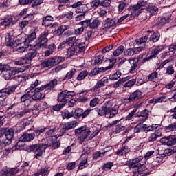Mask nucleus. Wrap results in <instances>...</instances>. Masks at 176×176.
Here are the masks:
<instances>
[{
    "label": "nucleus",
    "instance_id": "1",
    "mask_svg": "<svg viewBox=\"0 0 176 176\" xmlns=\"http://www.w3.org/2000/svg\"><path fill=\"white\" fill-rule=\"evenodd\" d=\"M94 110L97 112L99 116H104L109 113L110 118H113V116L118 113V109L109 107V102H107L101 107H96Z\"/></svg>",
    "mask_w": 176,
    "mask_h": 176
},
{
    "label": "nucleus",
    "instance_id": "2",
    "mask_svg": "<svg viewBox=\"0 0 176 176\" xmlns=\"http://www.w3.org/2000/svg\"><path fill=\"white\" fill-rule=\"evenodd\" d=\"M75 134H82V140H93L96 135H98V133L100 131H96L95 132H93V133L90 134L91 131L90 129H87V126L85 125L83 126H81L78 129H76L74 131Z\"/></svg>",
    "mask_w": 176,
    "mask_h": 176
},
{
    "label": "nucleus",
    "instance_id": "3",
    "mask_svg": "<svg viewBox=\"0 0 176 176\" xmlns=\"http://www.w3.org/2000/svg\"><path fill=\"white\" fill-rule=\"evenodd\" d=\"M144 6H146V1L145 0H140L137 5L128 8L131 11L130 16L138 17V16H140V14L142 13Z\"/></svg>",
    "mask_w": 176,
    "mask_h": 176
},
{
    "label": "nucleus",
    "instance_id": "4",
    "mask_svg": "<svg viewBox=\"0 0 176 176\" xmlns=\"http://www.w3.org/2000/svg\"><path fill=\"white\" fill-rule=\"evenodd\" d=\"M65 60V57L62 56H54L53 58H50L48 60L44 61L43 63V67L45 68H49V67H54V65H58L60 63H63V61Z\"/></svg>",
    "mask_w": 176,
    "mask_h": 176
},
{
    "label": "nucleus",
    "instance_id": "5",
    "mask_svg": "<svg viewBox=\"0 0 176 176\" xmlns=\"http://www.w3.org/2000/svg\"><path fill=\"white\" fill-rule=\"evenodd\" d=\"M26 151L27 152H29V153L37 152L34 157L36 159H38V160H39V157H42V155H43V150L42 148V146L41 144H35L27 146Z\"/></svg>",
    "mask_w": 176,
    "mask_h": 176
},
{
    "label": "nucleus",
    "instance_id": "6",
    "mask_svg": "<svg viewBox=\"0 0 176 176\" xmlns=\"http://www.w3.org/2000/svg\"><path fill=\"white\" fill-rule=\"evenodd\" d=\"M141 160H142V157L132 159L126 162V165L129 166L130 168H135L138 167V173H141L142 171V168H144V164H141V163H140Z\"/></svg>",
    "mask_w": 176,
    "mask_h": 176
},
{
    "label": "nucleus",
    "instance_id": "7",
    "mask_svg": "<svg viewBox=\"0 0 176 176\" xmlns=\"http://www.w3.org/2000/svg\"><path fill=\"white\" fill-rule=\"evenodd\" d=\"M74 96H75V92L74 91H63L58 94L57 100L58 102H66V101L72 98Z\"/></svg>",
    "mask_w": 176,
    "mask_h": 176
},
{
    "label": "nucleus",
    "instance_id": "8",
    "mask_svg": "<svg viewBox=\"0 0 176 176\" xmlns=\"http://www.w3.org/2000/svg\"><path fill=\"white\" fill-rule=\"evenodd\" d=\"M90 112H91V109H87V110L83 111L82 109L78 108L74 111V117L75 118V119H79L80 118L85 119V118L89 116Z\"/></svg>",
    "mask_w": 176,
    "mask_h": 176
},
{
    "label": "nucleus",
    "instance_id": "9",
    "mask_svg": "<svg viewBox=\"0 0 176 176\" xmlns=\"http://www.w3.org/2000/svg\"><path fill=\"white\" fill-rule=\"evenodd\" d=\"M109 61L110 63H112L111 65H109L105 68L104 67L99 68L98 70L97 69H94V71L90 72L89 76H94V75H97L98 74H100V72H102V71H108V69H111V68H113V65L116 64V59L111 58V59H109Z\"/></svg>",
    "mask_w": 176,
    "mask_h": 176
},
{
    "label": "nucleus",
    "instance_id": "10",
    "mask_svg": "<svg viewBox=\"0 0 176 176\" xmlns=\"http://www.w3.org/2000/svg\"><path fill=\"white\" fill-rule=\"evenodd\" d=\"M142 92L137 89L135 91L130 94V96L129 98H124L125 102H133V101H137L140 100V98H142Z\"/></svg>",
    "mask_w": 176,
    "mask_h": 176
},
{
    "label": "nucleus",
    "instance_id": "11",
    "mask_svg": "<svg viewBox=\"0 0 176 176\" xmlns=\"http://www.w3.org/2000/svg\"><path fill=\"white\" fill-rule=\"evenodd\" d=\"M30 90L33 91V93H31V98H32V100H34V101L41 100V98H45V94L41 93V91L44 89H41V87Z\"/></svg>",
    "mask_w": 176,
    "mask_h": 176
},
{
    "label": "nucleus",
    "instance_id": "12",
    "mask_svg": "<svg viewBox=\"0 0 176 176\" xmlns=\"http://www.w3.org/2000/svg\"><path fill=\"white\" fill-rule=\"evenodd\" d=\"M163 50V46H157L151 52V54L149 56V57L144 58L142 63L144 64V63H146V61H148V60H151V58H155L156 56Z\"/></svg>",
    "mask_w": 176,
    "mask_h": 176
},
{
    "label": "nucleus",
    "instance_id": "13",
    "mask_svg": "<svg viewBox=\"0 0 176 176\" xmlns=\"http://www.w3.org/2000/svg\"><path fill=\"white\" fill-rule=\"evenodd\" d=\"M38 41L34 45V49H41V47H47V42L49 39L47 37L39 36L38 38Z\"/></svg>",
    "mask_w": 176,
    "mask_h": 176
},
{
    "label": "nucleus",
    "instance_id": "14",
    "mask_svg": "<svg viewBox=\"0 0 176 176\" xmlns=\"http://www.w3.org/2000/svg\"><path fill=\"white\" fill-rule=\"evenodd\" d=\"M129 63H130L131 67L130 69V73L134 74L135 72L136 69L138 68H140L138 67V63H140V58H133L132 59H129Z\"/></svg>",
    "mask_w": 176,
    "mask_h": 176
},
{
    "label": "nucleus",
    "instance_id": "15",
    "mask_svg": "<svg viewBox=\"0 0 176 176\" xmlns=\"http://www.w3.org/2000/svg\"><path fill=\"white\" fill-rule=\"evenodd\" d=\"M135 118H142L139 120L140 122L144 123V122H146L148 120V118H149V111L144 109L140 113H138L135 116Z\"/></svg>",
    "mask_w": 176,
    "mask_h": 176
},
{
    "label": "nucleus",
    "instance_id": "16",
    "mask_svg": "<svg viewBox=\"0 0 176 176\" xmlns=\"http://www.w3.org/2000/svg\"><path fill=\"white\" fill-rule=\"evenodd\" d=\"M1 75L3 76L6 80H9L10 79H16L17 78H20V76H14V75H16V72H13V70L8 72H1Z\"/></svg>",
    "mask_w": 176,
    "mask_h": 176
},
{
    "label": "nucleus",
    "instance_id": "17",
    "mask_svg": "<svg viewBox=\"0 0 176 176\" xmlns=\"http://www.w3.org/2000/svg\"><path fill=\"white\" fill-rule=\"evenodd\" d=\"M58 81L57 79H53L45 85L41 86V89H43L44 90H53V89L56 87V85H58Z\"/></svg>",
    "mask_w": 176,
    "mask_h": 176
},
{
    "label": "nucleus",
    "instance_id": "18",
    "mask_svg": "<svg viewBox=\"0 0 176 176\" xmlns=\"http://www.w3.org/2000/svg\"><path fill=\"white\" fill-rule=\"evenodd\" d=\"M77 126H78L77 121H71V122L65 123L63 126L62 130L63 131H68V130H71V129H75V127Z\"/></svg>",
    "mask_w": 176,
    "mask_h": 176
},
{
    "label": "nucleus",
    "instance_id": "19",
    "mask_svg": "<svg viewBox=\"0 0 176 176\" xmlns=\"http://www.w3.org/2000/svg\"><path fill=\"white\" fill-rule=\"evenodd\" d=\"M137 50L140 52V50H142V47L128 48L124 51V56H125V57L134 56V54H137Z\"/></svg>",
    "mask_w": 176,
    "mask_h": 176
},
{
    "label": "nucleus",
    "instance_id": "20",
    "mask_svg": "<svg viewBox=\"0 0 176 176\" xmlns=\"http://www.w3.org/2000/svg\"><path fill=\"white\" fill-rule=\"evenodd\" d=\"M108 83V77H103L101 80L98 81L96 85L92 88V90L96 91L97 89H101L102 86H105Z\"/></svg>",
    "mask_w": 176,
    "mask_h": 176
},
{
    "label": "nucleus",
    "instance_id": "21",
    "mask_svg": "<svg viewBox=\"0 0 176 176\" xmlns=\"http://www.w3.org/2000/svg\"><path fill=\"white\" fill-rule=\"evenodd\" d=\"M52 21H53V16L47 15L43 18L42 25H44L45 27H53L54 25L52 23Z\"/></svg>",
    "mask_w": 176,
    "mask_h": 176
},
{
    "label": "nucleus",
    "instance_id": "22",
    "mask_svg": "<svg viewBox=\"0 0 176 176\" xmlns=\"http://www.w3.org/2000/svg\"><path fill=\"white\" fill-rule=\"evenodd\" d=\"M19 171H20V169H19V168L15 167V168H8L4 169V174L6 176H9V175H16V174H17V173H19Z\"/></svg>",
    "mask_w": 176,
    "mask_h": 176
},
{
    "label": "nucleus",
    "instance_id": "23",
    "mask_svg": "<svg viewBox=\"0 0 176 176\" xmlns=\"http://www.w3.org/2000/svg\"><path fill=\"white\" fill-rule=\"evenodd\" d=\"M162 137V131L157 130L155 133H151L148 138V142H153L156 141L157 138H160Z\"/></svg>",
    "mask_w": 176,
    "mask_h": 176
},
{
    "label": "nucleus",
    "instance_id": "24",
    "mask_svg": "<svg viewBox=\"0 0 176 176\" xmlns=\"http://www.w3.org/2000/svg\"><path fill=\"white\" fill-rule=\"evenodd\" d=\"M22 141H25V142H31L34 138H35V133H23L21 136Z\"/></svg>",
    "mask_w": 176,
    "mask_h": 176
},
{
    "label": "nucleus",
    "instance_id": "25",
    "mask_svg": "<svg viewBox=\"0 0 176 176\" xmlns=\"http://www.w3.org/2000/svg\"><path fill=\"white\" fill-rule=\"evenodd\" d=\"M37 49H35L34 47V49L31 50L25 56H26V59L28 61H32V58H35L38 54V52H36Z\"/></svg>",
    "mask_w": 176,
    "mask_h": 176
},
{
    "label": "nucleus",
    "instance_id": "26",
    "mask_svg": "<svg viewBox=\"0 0 176 176\" xmlns=\"http://www.w3.org/2000/svg\"><path fill=\"white\" fill-rule=\"evenodd\" d=\"M53 137L48 138L46 139L45 144H41V148L43 149V152H45L46 151V148L52 146L53 145Z\"/></svg>",
    "mask_w": 176,
    "mask_h": 176
},
{
    "label": "nucleus",
    "instance_id": "27",
    "mask_svg": "<svg viewBox=\"0 0 176 176\" xmlns=\"http://www.w3.org/2000/svg\"><path fill=\"white\" fill-rule=\"evenodd\" d=\"M118 24V21H116V19H106V23L104 25V28H111V27H115Z\"/></svg>",
    "mask_w": 176,
    "mask_h": 176
},
{
    "label": "nucleus",
    "instance_id": "28",
    "mask_svg": "<svg viewBox=\"0 0 176 176\" xmlns=\"http://www.w3.org/2000/svg\"><path fill=\"white\" fill-rule=\"evenodd\" d=\"M16 89H17V85H12L7 88H4L2 90L3 91H4V94L8 97V96H10V94H12V93H14Z\"/></svg>",
    "mask_w": 176,
    "mask_h": 176
},
{
    "label": "nucleus",
    "instance_id": "29",
    "mask_svg": "<svg viewBox=\"0 0 176 176\" xmlns=\"http://www.w3.org/2000/svg\"><path fill=\"white\" fill-rule=\"evenodd\" d=\"M6 138L8 140H10V141H12L13 140V137H14V131L13 129H5V133H4Z\"/></svg>",
    "mask_w": 176,
    "mask_h": 176
},
{
    "label": "nucleus",
    "instance_id": "30",
    "mask_svg": "<svg viewBox=\"0 0 176 176\" xmlns=\"http://www.w3.org/2000/svg\"><path fill=\"white\" fill-rule=\"evenodd\" d=\"M146 10L151 14V16H155V14H157L159 12V8L155 6H148L146 7Z\"/></svg>",
    "mask_w": 176,
    "mask_h": 176
},
{
    "label": "nucleus",
    "instance_id": "31",
    "mask_svg": "<svg viewBox=\"0 0 176 176\" xmlns=\"http://www.w3.org/2000/svg\"><path fill=\"white\" fill-rule=\"evenodd\" d=\"M31 67V64H27L21 66V67H17L14 70H13V72H15L16 74H19L20 72H24V71H27V69H29Z\"/></svg>",
    "mask_w": 176,
    "mask_h": 176
},
{
    "label": "nucleus",
    "instance_id": "32",
    "mask_svg": "<svg viewBox=\"0 0 176 176\" xmlns=\"http://www.w3.org/2000/svg\"><path fill=\"white\" fill-rule=\"evenodd\" d=\"M63 119H71L74 118V111L69 112L68 110H63L61 111Z\"/></svg>",
    "mask_w": 176,
    "mask_h": 176
},
{
    "label": "nucleus",
    "instance_id": "33",
    "mask_svg": "<svg viewBox=\"0 0 176 176\" xmlns=\"http://www.w3.org/2000/svg\"><path fill=\"white\" fill-rule=\"evenodd\" d=\"M31 93H34V91L30 90L26 94H23L21 97V102H25V101L31 100Z\"/></svg>",
    "mask_w": 176,
    "mask_h": 176
},
{
    "label": "nucleus",
    "instance_id": "34",
    "mask_svg": "<svg viewBox=\"0 0 176 176\" xmlns=\"http://www.w3.org/2000/svg\"><path fill=\"white\" fill-rule=\"evenodd\" d=\"M11 144L12 140L6 138V139L0 140V149H3V148H6V146H8V145H10Z\"/></svg>",
    "mask_w": 176,
    "mask_h": 176
},
{
    "label": "nucleus",
    "instance_id": "35",
    "mask_svg": "<svg viewBox=\"0 0 176 176\" xmlns=\"http://www.w3.org/2000/svg\"><path fill=\"white\" fill-rule=\"evenodd\" d=\"M64 68H67V63H63V65H58V67L52 69L51 70V74L54 75V74H57V73L60 72V71H61V69H63Z\"/></svg>",
    "mask_w": 176,
    "mask_h": 176
},
{
    "label": "nucleus",
    "instance_id": "36",
    "mask_svg": "<svg viewBox=\"0 0 176 176\" xmlns=\"http://www.w3.org/2000/svg\"><path fill=\"white\" fill-rule=\"evenodd\" d=\"M129 152L130 150L129 149V148L124 146H122L120 150H118L116 154L120 156H123V155H126V153H129Z\"/></svg>",
    "mask_w": 176,
    "mask_h": 176
},
{
    "label": "nucleus",
    "instance_id": "37",
    "mask_svg": "<svg viewBox=\"0 0 176 176\" xmlns=\"http://www.w3.org/2000/svg\"><path fill=\"white\" fill-rule=\"evenodd\" d=\"M76 13L86 14V13H87V6H86V4H82V6L77 8L76 10Z\"/></svg>",
    "mask_w": 176,
    "mask_h": 176
},
{
    "label": "nucleus",
    "instance_id": "38",
    "mask_svg": "<svg viewBox=\"0 0 176 176\" xmlns=\"http://www.w3.org/2000/svg\"><path fill=\"white\" fill-rule=\"evenodd\" d=\"M16 65H27V64H31L28 63V59H26V56L21 58L20 60L15 61Z\"/></svg>",
    "mask_w": 176,
    "mask_h": 176
},
{
    "label": "nucleus",
    "instance_id": "39",
    "mask_svg": "<svg viewBox=\"0 0 176 176\" xmlns=\"http://www.w3.org/2000/svg\"><path fill=\"white\" fill-rule=\"evenodd\" d=\"M124 52V46L120 45L118 48L113 52V54L115 57H118V56H120L122 53Z\"/></svg>",
    "mask_w": 176,
    "mask_h": 176
},
{
    "label": "nucleus",
    "instance_id": "40",
    "mask_svg": "<svg viewBox=\"0 0 176 176\" xmlns=\"http://www.w3.org/2000/svg\"><path fill=\"white\" fill-rule=\"evenodd\" d=\"M100 24H101V21L98 19H94L91 23L90 22L89 27L92 30H94L96 28H98Z\"/></svg>",
    "mask_w": 176,
    "mask_h": 176
},
{
    "label": "nucleus",
    "instance_id": "41",
    "mask_svg": "<svg viewBox=\"0 0 176 176\" xmlns=\"http://www.w3.org/2000/svg\"><path fill=\"white\" fill-rule=\"evenodd\" d=\"M13 21V19L10 16H6L3 21H1V25H4V27H8V25H10V23Z\"/></svg>",
    "mask_w": 176,
    "mask_h": 176
},
{
    "label": "nucleus",
    "instance_id": "42",
    "mask_svg": "<svg viewBox=\"0 0 176 176\" xmlns=\"http://www.w3.org/2000/svg\"><path fill=\"white\" fill-rule=\"evenodd\" d=\"M120 76H122V73L120 72V71H117L115 74L110 76L109 77V79L110 80H118V79H119V78H120Z\"/></svg>",
    "mask_w": 176,
    "mask_h": 176
},
{
    "label": "nucleus",
    "instance_id": "43",
    "mask_svg": "<svg viewBox=\"0 0 176 176\" xmlns=\"http://www.w3.org/2000/svg\"><path fill=\"white\" fill-rule=\"evenodd\" d=\"M50 171V167L46 166L44 168L39 170L37 174L39 175H49Z\"/></svg>",
    "mask_w": 176,
    "mask_h": 176
},
{
    "label": "nucleus",
    "instance_id": "44",
    "mask_svg": "<svg viewBox=\"0 0 176 176\" xmlns=\"http://www.w3.org/2000/svg\"><path fill=\"white\" fill-rule=\"evenodd\" d=\"M165 130L166 131H167V133H170L171 131H176V122H174L166 126Z\"/></svg>",
    "mask_w": 176,
    "mask_h": 176
},
{
    "label": "nucleus",
    "instance_id": "45",
    "mask_svg": "<svg viewBox=\"0 0 176 176\" xmlns=\"http://www.w3.org/2000/svg\"><path fill=\"white\" fill-rule=\"evenodd\" d=\"M159 39H160V33L159 32H154L150 37V41H153V42H157Z\"/></svg>",
    "mask_w": 176,
    "mask_h": 176
},
{
    "label": "nucleus",
    "instance_id": "46",
    "mask_svg": "<svg viewBox=\"0 0 176 176\" xmlns=\"http://www.w3.org/2000/svg\"><path fill=\"white\" fill-rule=\"evenodd\" d=\"M100 98H93L89 103V106L91 108H94V107H97V105H98V104H100Z\"/></svg>",
    "mask_w": 176,
    "mask_h": 176
},
{
    "label": "nucleus",
    "instance_id": "47",
    "mask_svg": "<svg viewBox=\"0 0 176 176\" xmlns=\"http://www.w3.org/2000/svg\"><path fill=\"white\" fill-rule=\"evenodd\" d=\"M24 145H25V140H23L21 136L15 145V148L20 149V148L24 146Z\"/></svg>",
    "mask_w": 176,
    "mask_h": 176
},
{
    "label": "nucleus",
    "instance_id": "48",
    "mask_svg": "<svg viewBox=\"0 0 176 176\" xmlns=\"http://www.w3.org/2000/svg\"><path fill=\"white\" fill-rule=\"evenodd\" d=\"M170 20V16H165V17H161L158 20V25H164L166 23H168V21Z\"/></svg>",
    "mask_w": 176,
    "mask_h": 176
},
{
    "label": "nucleus",
    "instance_id": "49",
    "mask_svg": "<svg viewBox=\"0 0 176 176\" xmlns=\"http://www.w3.org/2000/svg\"><path fill=\"white\" fill-rule=\"evenodd\" d=\"M66 42L69 46H74V45L76 43V37H69L67 39H66Z\"/></svg>",
    "mask_w": 176,
    "mask_h": 176
},
{
    "label": "nucleus",
    "instance_id": "50",
    "mask_svg": "<svg viewBox=\"0 0 176 176\" xmlns=\"http://www.w3.org/2000/svg\"><path fill=\"white\" fill-rule=\"evenodd\" d=\"M65 30H68V26L66 25H60L58 28L57 30L56 31L57 35L60 36L65 31Z\"/></svg>",
    "mask_w": 176,
    "mask_h": 176
},
{
    "label": "nucleus",
    "instance_id": "51",
    "mask_svg": "<svg viewBox=\"0 0 176 176\" xmlns=\"http://www.w3.org/2000/svg\"><path fill=\"white\" fill-rule=\"evenodd\" d=\"M164 153L165 155H168V156H171L173 153H176V146L166 149Z\"/></svg>",
    "mask_w": 176,
    "mask_h": 176
},
{
    "label": "nucleus",
    "instance_id": "52",
    "mask_svg": "<svg viewBox=\"0 0 176 176\" xmlns=\"http://www.w3.org/2000/svg\"><path fill=\"white\" fill-rule=\"evenodd\" d=\"M75 72H76V69H73L70 72H67L66 76L64 77L63 80L65 79H72V76L75 75Z\"/></svg>",
    "mask_w": 176,
    "mask_h": 176
},
{
    "label": "nucleus",
    "instance_id": "53",
    "mask_svg": "<svg viewBox=\"0 0 176 176\" xmlns=\"http://www.w3.org/2000/svg\"><path fill=\"white\" fill-rule=\"evenodd\" d=\"M86 163H87V157H84L80 162L78 170H83V168H85L86 166L85 165Z\"/></svg>",
    "mask_w": 176,
    "mask_h": 176
},
{
    "label": "nucleus",
    "instance_id": "54",
    "mask_svg": "<svg viewBox=\"0 0 176 176\" xmlns=\"http://www.w3.org/2000/svg\"><path fill=\"white\" fill-rule=\"evenodd\" d=\"M87 75H89L87 71H82L78 74L77 79L78 80H83V79H85Z\"/></svg>",
    "mask_w": 176,
    "mask_h": 176
},
{
    "label": "nucleus",
    "instance_id": "55",
    "mask_svg": "<svg viewBox=\"0 0 176 176\" xmlns=\"http://www.w3.org/2000/svg\"><path fill=\"white\" fill-rule=\"evenodd\" d=\"M176 138L173 136H168V146H171L172 145H175Z\"/></svg>",
    "mask_w": 176,
    "mask_h": 176
},
{
    "label": "nucleus",
    "instance_id": "56",
    "mask_svg": "<svg viewBox=\"0 0 176 176\" xmlns=\"http://www.w3.org/2000/svg\"><path fill=\"white\" fill-rule=\"evenodd\" d=\"M36 38V33L32 32L31 34L28 36V38H26L24 42L28 43V42H31V41H34V39H35Z\"/></svg>",
    "mask_w": 176,
    "mask_h": 176
},
{
    "label": "nucleus",
    "instance_id": "57",
    "mask_svg": "<svg viewBox=\"0 0 176 176\" xmlns=\"http://www.w3.org/2000/svg\"><path fill=\"white\" fill-rule=\"evenodd\" d=\"M6 45L7 46H14V40L12 36H8V37L6 38Z\"/></svg>",
    "mask_w": 176,
    "mask_h": 176
},
{
    "label": "nucleus",
    "instance_id": "58",
    "mask_svg": "<svg viewBox=\"0 0 176 176\" xmlns=\"http://www.w3.org/2000/svg\"><path fill=\"white\" fill-rule=\"evenodd\" d=\"M137 82V80L135 79H132L129 81H128L127 82H126L124 85V87H133V86H134V85H135V82Z\"/></svg>",
    "mask_w": 176,
    "mask_h": 176
},
{
    "label": "nucleus",
    "instance_id": "59",
    "mask_svg": "<svg viewBox=\"0 0 176 176\" xmlns=\"http://www.w3.org/2000/svg\"><path fill=\"white\" fill-rule=\"evenodd\" d=\"M148 41V36H145L144 37H141L140 38H138L135 42L137 45H141L142 43H145Z\"/></svg>",
    "mask_w": 176,
    "mask_h": 176
},
{
    "label": "nucleus",
    "instance_id": "60",
    "mask_svg": "<svg viewBox=\"0 0 176 176\" xmlns=\"http://www.w3.org/2000/svg\"><path fill=\"white\" fill-rule=\"evenodd\" d=\"M90 19H87L85 21H82L80 22V24L82 26L83 28H87V27H90Z\"/></svg>",
    "mask_w": 176,
    "mask_h": 176
},
{
    "label": "nucleus",
    "instance_id": "61",
    "mask_svg": "<svg viewBox=\"0 0 176 176\" xmlns=\"http://www.w3.org/2000/svg\"><path fill=\"white\" fill-rule=\"evenodd\" d=\"M113 166V163L107 162V163L104 164V165L103 166V170L104 171H108L109 170H111V168H112Z\"/></svg>",
    "mask_w": 176,
    "mask_h": 176
},
{
    "label": "nucleus",
    "instance_id": "62",
    "mask_svg": "<svg viewBox=\"0 0 176 176\" xmlns=\"http://www.w3.org/2000/svg\"><path fill=\"white\" fill-rule=\"evenodd\" d=\"M60 144L61 143L60 142H57L56 139L54 138L52 140V144L51 146L53 148V149H57V148H59Z\"/></svg>",
    "mask_w": 176,
    "mask_h": 176
},
{
    "label": "nucleus",
    "instance_id": "63",
    "mask_svg": "<svg viewBox=\"0 0 176 176\" xmlns=\"http://www.w3.org/2000/svg\"><path fill=\"white\" fill-rule=\"evenodd\" d=\"M104 60V56L99 55L95 58V64H101Z\"/></svg>",
    "mask_w": 176,
    "mask_h": 176
},
{
    "label": "nucleus",
    "instance_id": "64",
    "mask_svg": "<svg viewBox=\"0 0 176 176\" xmlns=\"http://www.w3.org/2000/svg\"><path fill=\"white\" fill-rule=\"evenodd\" d=\"M174 72L175 70L173 65H169L166 67V74H168V75H173Z\"/></svg>",
    "mask_w": 176,
    "mask_h": 176
}]
</instances>
